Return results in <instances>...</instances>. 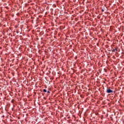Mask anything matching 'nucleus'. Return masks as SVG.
Listing matches in <instances>:
<instances>
[{
  "mask_svg": "<svg viewBox=\"0 0 124 124\" xmlns=\"http://www.w3.org/2000/svg\"><path fill=\"white\" fill-rule=\"evenodd\" d=\"M47 93H50V91H48L47 92Z\"/></svg>",
  "mask_w": 124,
  "mask_h": 124,
  "instance_id": "5",
  "label": "nucleus"
},
{
  "mask_svg": "<svg viewBox=\"0 0 124 124\" xmlns=\"http://www.w3.org/2000/svg\"><path fill=\"white\" fill-rule=\"evenodd\" d=\"M106 92L107 93H113V91L111 89H107Z\"/></svg>",
  "mask_w": 124,
  "mask_h": 124,
  "instance_id": "1",
  "label": "nucleus"
},
{
  "mask_svg": "<svg viewBox=\"0 0 124 124\" xmlns=\"http://www.w3.org/2000/svg\"><path fill=\"white\" fill-rule=\"evenodd\" d=\"M116 50H117V49H115L113 48L111 49V51H112V52H115V51H116Z\"/></svg>",
  "mask_w": 124,
  "mask_h": 124,
  "instance_id": "2",
  "label": "nucleus"
},
{
  "mask_svg": "<svg viewBox=\"0 0 124 124\" xmlns=\"http://www.w3.org/2000/svg\"><path fill=\"white\" fill-rule=\"evenodd\" d=\"M43 92L44 93H47V91L46 90V89H44Z\"/></svg>",
  "mask_w": 124,
  "mask_h": 124,
  "instance_id": "3",
  "label": "nucleus"
},
{
  "mask_svg": "<svg viewBox=\"0 0 124 124\" xmlns=\"http://www.w3.org/2000/svg\"><path fill=\"white\" fill-rule=\"evenodd\" d=\"M104 12V9H102L101 10V12Z\"/></svg>",
  "mask_w": 124,
  "mask_h": 124,
  "instance_id": "4",
  "label": "nucleus"
}]
</instances>
